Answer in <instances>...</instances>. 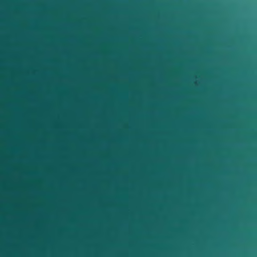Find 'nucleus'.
I'll return each instance as SVG.
<instances>
[{
	"label": "nucleus",
	"instance_id": "1",
	"mask_svg": "<svg viewBox=\"0 0 257 257\" xmlns=\"http://www.w3.org/2000/svg\"><path fill=\"white\" fill-rule=\"evenodd\" d=\"M60 86H64V0H60Z\"/></svg>",
	"mask_w": 257,
	"mask_h": 257
},
{
	"label": "nucleus",
	"instance_id": "2",
	"mask_svg": "<svg viewBox=\"0 0 257 257\" xmlns=\"http://www.w3.org/2000/svg\"><path fill=\"white\" fill-rule=\"evenodd\" d=\"M66 21V0H65V22ZM66 42V35H65V43ZM66 54V51H65V54ZM66 63L65 62V65ZM66 77V74H65V78ZM65 86L66 85L65 84Z\"/></svg>",
	"mask_w": 257,
	"mask_h": 257
}]
</instances>
